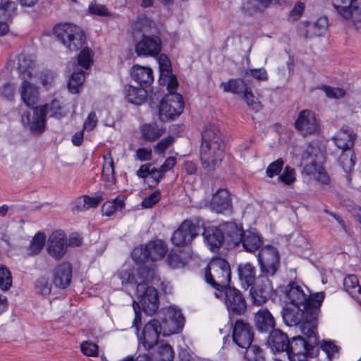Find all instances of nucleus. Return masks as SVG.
<instances>
[{"label":"nucleus","mask_w":361,"mask_h":361,"mask_svg":"<svg viewBox=\"0 0 361 361\" xmlns=\"http://www.w3.org/2000/svg\"><path fill=\"white\" fill-rule=\"evenodd\" d=\"M12 285V277L10 271L5 267H0V288L8 290Z\"/></svg>","instance_id":"51"},{"label":"nucleus","mask_w":361,"mask_h":361,"mask_svg":"<svg viewBox=\"0 0 361 361\" xmlns=\"http://www.w3.org/2000/svg\"><path fill=\"white\" fill-rule=\"evenodd\" d=\"M338 163L345 172L348 180H350V173L352 172L355 164V154L354 152L352 149L343 151L338 157Z\"/></svg>","instance_id":"39"},{"label":"nucleus","mask_w":361,"mask_h":361,"mask_svg":"<svg viewBox=\"0 0 361 361\" xmlns=\"http://www.w3.org/2000/svg\"><path fill=\"white\" fill-rule=\"evenodd\" d=\"M140 130L142 138L149 142L159 139L164 133V130L155 123L144 124Z\"/></svg>","instance_id":"36"},{"label":"nucleus","mask_w":361,"mask_h":361,"mask_svg":"<svg viewBox=\"0 0 361 361\" xmlns=\"http://www.w3.org/2000/svg\"><path fill=\"white\" fill-rule=\"evenodd\" d=\"M231 275L230 265L226 259L216 257L208 264L205 269L204 277L207 283L220 292L215 293L216 298H220L224 288L229 286Z\"/></svg>","instance_id":"6"},{"label":"nucleus","mask_w":361,"mask_h":361,"mask_svg":"<svg viewBox=\"0 0 361 361\" xmlns=\"http://www.w3.org/2000/svg\"><path fill=\"white\" fill-rule=\"evenodd\" d=\"M223 224L224 241L228 245L238 246L240 245L244 234L243 228L233 222H226Z\"/></svg>","instance_id":"24"},{"label":"nucleus","mask_w":361,"mask_h":361,"mask_svg":"<svg viewBox=\"0 0 361 361\" xmlns=\"http://www.w3.org/2000/svg\"><path fill=\"white\" fill-rule=\"evenodd\" d=\"M282 292L290 301V305L302 307L310 317V322H317L321 305L324 299V292H319L311 296L307 295L295 283H289L283 288Z\"/></svg>","instance_id":"5"},{"label":"nucleus","mask_w":361,"mask_h":361,"mask_svg":"<svg viewBox=\"0 0 361 361\" xmlns=\"http://www.w3.org/2000/svg\"><path fill=\"white\" fill-rule=\"evenodd\" d=\"M46 116L44 108L37 106L34 109L33 116L30 121V114H23L21 117L23 123L28 126L29 129L32 133H42L45 128Z\"/></svg>","instance_id":"18"},{"label":"nucleus","mask_w":361,"mask_h":361,"mask_svg":"<svg viewBox=\"0 0 361 361\" xmlns=\"http://www.w3.org/2000/svg\"><path fill=\"white\" fill-rule=\"evenodd\" d=\"M278 180L287 185H291L295 180V169L289 166H286L283 172L279 176Z\"/></svg>","instance_id":"52"},{"label":"nucleus","mask_w":361,"mask_h":361,"mask_svg":"<svg viewBox=\"0 0 361 361\" xmlns=\"http://www.w3.org/2000/svg\"><path fill=\"white\" fill-rule=\"evenodd\" d=\"M155 345H157V349L154 352V357L156 361L173 360L174 352L169 344L165 343L164 341H161Z\"/></svg>","instance_id":"40"},{"label":"nucleus","mask_w":361,"mask_h":361,"mask_svg":"<svg viewBox=\"0 0 361 361\" xmlns=\"http://www.w3.org/2000/svg\"><path fill=\"white\" fill-rule=\"evenodd\" d=\"M203 236L206 243L211 250L218 248L224 242L223 224L218 227L212 226L204 229Z\"/></svg>","instance_id":"28"},{"label":"nucleus","mask_w":361,"mask_h":361,"mask_svg":"<svg viewBox=\"0 0 361 361\" xmlns=\"http://www.w3.org/2000/svg\"><path fill=\"white\" fill-rule=\"evenodd\" d=\"M124 90L128 102L135 105L142 104L147 97V92L145 88H137L128 85L125 86Z\"/></svg>","instance_id":"32"},{"label":"nucleus","mask_w":361,"mask_h":361,"mask_svg":"<svg viewBox=\"0 0 361 361\" xmlns=\"http://www.w3.org/2000/svg\"><path fill=\"white\" fill-rule=\"evenodd\" d=\"M197 235V226L192 221L185 220L173 232L171 241L177 247H184L190 243Z\"/></svg>","instance_id":"16"},{"label":"nucleus","mask_w":361,"mask_h":361,"mask_svg":"<svg viewBox=\"0 0 361 361\" xmlns=\"http://www.w3.org/2000/svg\"><path fill=\"white\" fill-rule=\"evenodd\" d=\"M221 87H223L224 92L236 94H243L245 89L248 87L245 80L240 78H232L227 82H222Z\"/></svg>","instance_id":"41"},{"label":"nucleus","mask_w":361,"mask_h":361,"mask_svg":"<svg viewBox=\"0 0 361 361\" xmlns=\"http://www.w3.org/2000/svg\"><path fill=\"white\" fill-rule=\"evenodd\" d=\"M238 278L243 288L247 289L254 285L256 277V269L250 262L242 263L238 266Z\"/></svg>","instance_id":"25"},{"label":"nucleus","mask_w":361,"mask_h":361,"mask_svg":"<svg viewBox=\"0 0 361 361\" xmlns=\"http://www.w3.org/2000/svg\"><path fill=\"white\" fill-rule=\"evenodd\" d=\"M174 138L168 136L159 141L154 147V152L158 154H164L165 151L173 143Z\"/></svg>","instance_id":"57"},{"label":"nucleus","mask_w":361,"mask_h":361,"mask_svg":"<svg viewBox=\"0 0 361 361\" xmlns=\"http://www.w3.org/2000/svg\"><path fill=\"white\" fill-rule=\"evenodd\" d=\"M15 93L14 85L10 82L4 84L0 88V94L6 99L11 101L13 99Z\"/></svg>","instance_id":"61"},{"label":"nucleus","mask_w":361,"mask_h":361,"mask_svg":"<svg viewBox=\"0 0 361 361\" xmlns=\"http://www.w3.org/2000/svg\"><path fill=\"white\" fill-rule=\"evenodd\" d=\"M158 63L161 75H169L171 73V62L165 54L159 55Z\"/></svg>","instance_id":"59"},{"label":"nucleus","mask_w":361,"mask_h":361,"mask_svg":"<svg viewBox=\"0 0 361 361\" xmlns=\"http://www.w3.org/2000/svg\"><path fill=\"white\" fill-rule=\"evenodd\" d=\"M184 103L180 94H169L164 97L159 106V117L162 121L173 119L183 111Z\"/></svg>","instance_id":"8"},{"label":"nucleus","mask_w":361,"mask_h":361,"mask_svg":"<svg viewBox=\"0 0 361 361\" xmlns=\"http://www.w3.org/2000/svg\"><path fill=\"white\" fill-rule=\"evenodd\" d=\"M49 254L56 258H61L66 252V238L62 231H56L49 237Z\"/></svg>","instance_id":"20"},{"label":"nucleus","mask_w":361,"mask_h":361,"mask_svg":"<svg viewBox=\"0 0 361 361\" xmlns=\"http://www.w3.org/2000/svg\"><path fill=\"white\" fill-rule=\"evenodd\" d=\"M304 10L305 4L302 2H297L289 13V18L293 21L298 20L303 13Z\"/></svg>","instance_id":"63"},{"label":"nucleus","mask_w":361,"mask_h":361,"mask_svg":"<svg viewBox=\"0 0 361 361\" xmlns=\"http://www.w3.org/2000/svg\"><path fill=\"white\" fill-rule=\"evenodd\" d=\"M356 134L346 126H343L333 137L335 145L343 151L351 150L354 146Z\"/></svg>","instance_id":"23"},{"label":"nucleus","mask_w":361,"mask_h":361,"mask_svg":"<svg viewBox=\"0 0 361 361\" xmlns=\"http://www.w3.org/2000/svg\"><path fill=\"white\" fill-rule=\"evenodd\" d=\"M84 80V71L82 70L75 71L71 76L68 83V90L73 94L78 93L79 91L78 89L82 85Z\"/></svg>","instance_id":"45"},{"label":"nucleus","mask_w":361,"mask_h":361,"mask_svg":"<svg viewBox=\"0 0 361 361\" xmlns=\"http://www.w3.org/2000/svg\"><path fill=\"white\" fill-rule=\"evenodd\" d=\"M54 34L57 39L70 51H80L78 56V65L87 69L92 62L91 50L84 47L86 37L83 30L72 23H61L54 28Z\"/></svg>","instance_id":"3"},{"label":"nucleus","mask_w":361,"mask_h":361,"mask_svg":"<svg viewBox=\"0 0 361 361\" xmlns=\"http://www.w3.org/2000/svg\"><path fill=\"white\" fill-rule=\"evenodd\" d=\"M224 143L202 144L200 159L204 167L214 169L219 165L224 158Z\"/></svg>","instance_id":"9"},{"label":"nucleus","mask_w":361,"mask_h":361,"mask_svg":"<svg viewBox=\"0 0 361 361\" xmlns=\"http://www.w3.org/2000/svg\"><path fill=\"white\" fill-rule=\"evenodd\" d=\"M147 247L149 260L152 262L162 259L167 251L166 245L160 240L149 242L147 244Z\"/></svg>","instance_id":"38"},{"label":"nucleus","mask_w":361,"mask_h":361,"mask_svg":"<svg viewBox=\"0 0 361 361\" xmlns=\"http://www.w3.org/2000/svg\"><path fill=\"white\" fill-rule=\"evenodd\" d=\"M202 144L224 143L218 126L214 124H208L202 133Z\"/></svg>","instance_id":"37"},{"label":"nucleus","mask_w":361,"mask_h":361,"mask_svg":"<svg viewBox=\"0 0 361 361\" xmlns=\"http://www.w3.org/2000/svg\"><path fill=\"white\" fill-rule=\"evenodd\" d=\"M162 49V42L157 35H144L135 46L138 56L157 57Z\"/></svg>","instance_id":"14"},{"label":"nucleus","mask_w":361,"mask_h":361,"mask_svg":"<svg viewBox=\"0 0 361 361\" xmlns=\"http://www.w3.org/2000/svg\"><path fill=\"white\" fill-rule=\"evenodd\" d=\"M35 288L40 294L47 295L51 293V284L49 282L48 279L42 276L36 281Z\"/></svg>","instance_id":"54"},{"label":"nucleus","mask_w":361,"mask_h":361,"mask_svg":"<svg viewBox=\"0 0 361 361\" xmlns=\"http://www.w3.org/2000/svg\"><path fill=\"white\" fill-rule=\"evenodd\" d=\"M34 66L35 61L32 56L24 54L18 56V69L23 80L31 78Z\"/></svg>","instance_id":"34"},{"label":"nucleus","mask_w":361,"mask_h":361,"mask_svg":"<svg viewBox=\"0 0 361 361\" xmlns=\"http://www.w3.org/2000/svg\"><path fill=\"white\" fill-rule=\"evenodd\" d=\"M46 236L43 233H38L32 240L30 245V251L32 255L38 254L45 243Z\"/></svg>","instance_id":"50"},{"label":"nucleus","mask_w":361,"mask_h":361,"mask_svg":"<svg viewBox=\"0 0 361 361\" xmlns=\"http://www.w3.org/2000/svg\"><path fill=\"white\" fill-rule=\"evenodd\" d=\"M154 275L153 269L149 268L145 265L140 266L137 270L135 276L130 271L123 270L118 276L122 283L137 284V298L138 302L133 301V306L135 312V318L133 326L137 328L138 324H141V313L140 312V305H141L144 312L148 314L154 313L159 307V299L157 290L148 285Z\"/></svg>","instance_id":"1"},{"label":"nucleus","mask_w":361,"mask_h":361,"mask_svg":"<svg viewBox=\"0 0 361 361\" xmlns=\"http://www.w3.org/2000/svg\"><path fill=\"white\" fill-rule=\"evenodd\" d=\"M255 323L260 332H268L274 330L275 319L267 308L260 309L255 315Z\"/></svg>","instance_id":"26"},{"label":"nucleus","mask_w":361,"mask_h":361,"mask_svg":"<svg viewBox=\"0 0 361 361\" xmlns=\"http://www.w3.org/2000/svg\"><path fill=\"white\" fill-rule=\"evenodd\" d=\"M240 244L245 251L252 253L259 249L262 245V241L257 234L246 231L244 232Z\"/></svg>","instance_id":"33"},{"label":"nucleus","mask_w":361,"mask_h":361,"mask_svg":"<svg viewBox=\"0 0 361 361\" xmlns=\"http://www.w3.org/2000/svg\"><path fill=\"white\" fill-rule=\"evenodd\" d=\"M154 26V23L145 15L139 16L130 22L133 32L142 33V36L151 32Z\"/></svg>","instance_id":"31"},{"label":"nucleus","mask_w":361,"mask_h":361,"mask_svg":"<svg viewBox=\"0 0 361 361\" xmlns=\"http://www.w3.org/2000/svg\"><path fill=\"white\" fill-rule=\"evenodd\" d=\"M130 73L133 79L141 86L149 85L154 80L152 69L149 67L134 65Z\"/></svg>","instance_id":"29"},{"label":"nucleus","mask_w":361,"mask_h":361,"mask_svg":"<svg viewBox=\"0 0 361 361\" xmlns=\"http://www.w3.org/2000/svg\"><path fill=\"white\" fill-rule=\"evenodd\" d=\"M20 96L23 102L29 107L36 104L38 99V89L27 79L23 80L21 85Z\"/></svg>","instance_id":"30"},{"label":"nucleus","mask_w":361,"mask_h":361,"mask_svg":"<svg viewBox=\"0 0 361 361\" xmlns=\"http://www.w3.org/2000/svg\"><path fill=\"white\" fill-rule=\"evenodd\" d=\"M125 207L123 200L119 198H115L112 201H106L102 207L104 215L110 216L116 212L121 210Z\"/></svg>","instance_id":"46"},{"label":"nucleus","mask_w":361,"mask_h":361,"mask_svg":"<svg viewBox=\"0 0 361 361\" xmlns=\"http://www.w3.org/2000/svg\"><path fill=\"white\" fill-rule=\"evenodd\" d=\"M343 286L345 290L354 298L361 292V286L355 275H349L344 279Z\"/></svg>","instance_id":"44"},{"label":"nucleus","mask_w":361,"mask_h":361,"mask_svg":"<svg viewBox=\"0 0 361 361\" xmlns=\"http://www.w3.org/2000/svg\"><path fill=\"white\" fill-rule=\"evenodd\" d=\"M261 272L255 283L250 288V295L254 303L262 305L273 295L274 288L269 277Z\"/></svg>","instance_id":"11"},{"label":"nucleus","mask_w":361,"mask_h":361,"mask_svg":"<svg viewBox=\"0 0 361 361\" xmlns=\"http://www.w3.org/2000/svg\"><path fill=\"white\" fill-rule=\"evenodd\" d=\"M326 95L329 98L339 99L345 95V90L341 88L332 87L330 86H323L322 87Z\"/></svg>","instance_id":"60"},{"label":"nucleus","mask_w":361,"mask_h":361,"mask_svg":"<svg viewBox=\"0 0 361 361\" xmlns=\"http://www.w3.org/2000/svg\"><path fill=\"white\" fill-rule=\"evenodd\" d=\"M72 279V267L70 263L63 262L59 264L53 272V283L61 288L68 287Z\"/></svg>","instance_id":"22"},{"label":"nucleus","mask_w":361,"mask_h":361,"mask_svg":"<svg viewBox=\"0 0 361 361\" xmlns=\"http://www.w3.org/2000/svg\"><path fill=\"white\" fill-rule=\"evenodd\" d=\"M317 329V322H305L300 326L305 338L298 336L290 340L286 350L290 361H306L308 355H313V350L319 344Z\"/></svg>","instance_id":"4"},{"label":"nucleus","mask_w":361,"mask_h":361,"mask_svg":"<svg viewBox=\"0 0 361 361\" xmlns=\"http://www.w3.org/2000/svg\"><path fill=\"white\" fill-rule=\"evenodd\" d=\"M104 160L102 176L104 180L109 183L115 181L114 160L111 152L103 156Z\"/></svg>","instance_id":"42"},{"label":"nucleus","mask_w":361,"mask_h":361,"mask_svg":"<svg viewBox=\"0 0 361 361\" xmlns=\"http://www.w3.org/2000/svg\"><path fill=\"white\" fill-rule=\"evenodd\" d=\"M260 271L264 274L274 276L280 266L278 251L271 246L263 247L257 255Z\"/></svg>","instance_id":"10"},{"label":"nucleus","mask_w":361,"mask_h":361,"mask_svg":"<svg viewBox=\"0 0 361 361\" xmlns=\"http://www.w3.org/2000/svg\"><path fill=\"white\" fill-rule=\"evenodd\" d=\"M131 256L137 264H143L148 262L149 258L147 245L135 247L131 252Z\"/></svg>","instance_id":"47"},{"label":"nucleus","mask_w":361,"mask_h":361,"mask_svg":"<svg viewBox=\"0 0 361 361\" xmlns=\"http://www.w3.org/2000/svg\"><path fill=\"white\" fill-rule=\"evenodd\" d=\"M184 317L180 310L171 306L164 310L157 318L149 320L144 326L139 343L145 350H149L159 343V336L161 334L166 336L178 333L183 327Z\"/></svg>","instance_id":"2"},{"label":"nucleus","mask_w":361,"mask_h":361,"mask_svg":"<svg viewBox=\"0 0 361 361\" xmlns=\"http://www.w3.org/2000/svg\"><path fill=\"white\" fill-rule=\"evenodd\" d=\"M329 27V20L325 16L319 17L314 22H304L300 27L306 38L324 35Z\"/></svg>","instance_id":"19"},{"label":"nucleus","mask_w":361,"mask_h":361,"mask_svg":"<svg viewBox=\"0 0 361 361\" xmlns=\"http://www.w3.org/2000/svg\"><path fill=\"white\" fill-rule=\"evenodd\" d=\"M290 339L280 329H274L269 336L267 344L273 351L283 352L288 347Z\"/></svg>","instance_id":"27"},{"label":"nucleus","mask_w":361,"mask_h":361,"mask_svg":"<svg viewBox=\"0 0 361 361\" xmlns=\"http://www.w3.org/2000/svg\"><path fill=\"white\" fill-rule=\"evenodd\" d=\"M44 108V114H49L50 117L61 118L65 114L63 111V106L59 100L54 99L50 103L39 106Z\"/></svg>","instance_id":"43"},{"label":"nucleus","mask_w":361,"mask_h":361,"mask_svg":"<svg viewBox=\"0 0 361 361\" xmlns=\"http://www.w3.org/2000/svg\"><path fill=\"white\" fill-rule=\"evenodd\" d=\"M245 73L252 76L257 80L267 81L268 80L267 73L264 68L249 69Z\"/></svg>","instance_id":"64"},{"label":"nucleus","mask_w":361,"mask_h":361,"mask_svg":"<svg viewBox=\"0 0 361 361\" xmlns=\"http://www.w3.org/2000/svg\"><path fill=\"white\" fill-rule=\"evenodd\" d=\"M88 10L92 15L104 17L111 16V13L109 9L105 6L102 4H91L89 6Z\"/></svg>","instance_id":"56"},{"label":"nucleus","mask_w":361,"mask_h":361,"mask_svg":"<svg viewBox=\"0 0 361 361\" xmlns=\"http://www.w3.org/2000/svg\"><path fill=\"white\" fill-rule=\"evenodd\" d=\"M160 197V192L156 190L142 200V205L145 208H151L159 202Z\"/></svg>","instance_id":"62"},{"label":"nucleus","mask_w":361,"mask_h":361,"mask_svg":"<svg viewBox=\"0 0 361 361\" xmlns=\"http://www.w3.org/2000/svg\"><path fill=\"white\" fill-rule=\"evenodd\" d=\"M210 207L216 213H224L232 208L230 194L226 189H219L212 196Z\"/></svg>","instance_id":"21"},{"label":"nucleus","mask_w":361,"mask_h":361,"mask_svg":"<svg viewBox=\"0 0 361 361\" xmlns=\"http://www.w3.org/2000/svg\"><path fill=\"white\" fill-rule=\"evenodd\" d=\"M294 126L298 133L303 137L317 134L319 132V123L314 113L309 109H305L298 115Z\"/></svg>","instance_id":"12"},{"label":"nucleus","mask_w":361,"mask_h":361,"mask_svg":"<svg viewBox=\"0 0 361 361\" xmlns=\"http://www.w3.org/2000/svg\"><path fill=\"white\" fill-rule=\"evenodd\" d=\"M82 353L87 356H96L98 353V346L90 341H84L80 345Z\"/></svg>","instance_id":"58"},{"label":"nucleus","mask_w":361,"mask_h":361,"mask_svg":"<svg viewBox=\"0 0 361 361\" xmlns=\"http://www.w3.org/2000/svg\"><path fill=\"white\" fill-rule=\"evenodd\" d=\"M321 349L326 354L328 359L331 361L332 358L338 355L340 348L336 345L334 341L323 340L321 343Z\"/></svg>","instance_id":"49"},{"label":"nucleus","mask_w":361,"mask_h":361,"mask_svg":"<svg viewBox=\"0 0 361 361\" xmlns=\"http://www.w3.org/2000/svg\"><path fill=\"white\" fill-rule=\"evenodd\" d=\"M336 13L361 31V0H331Z\"/></svg>","instance_id":"7"},{"label":"nucleus","mask_w":361,"mask_h":361,"mask_svg":"<svg viewBox=\"0 0 361 361\" xmlns=\"http://www.w3.org/2000/svg\"><path fill=\"white\" fill-rule=\"evenodd\" d=\"M102 200L103 197L102 195H97L95 197L83 195L77 200V204L73 208V212H78L90 208H95Z\"/></svg>","instance_id":"35"},{"label":"nucleus","mask_w":361,"mask_h":361,"mask_svg":"<svg viewBox=\"0 0 361 361\" xmlns=\"http://www.w3.org/2000/svg\"><path fill=\"white\" fill-rule=\"evenodd\" d=\"M232 338L233 342L240 348H248L254 338L252 327L248 322L237 319L233 326Z\"/></svg>","instance_id":"15"},{"label":"nucleus","mask_w":361,"mask_h":361,"mask_svg":"<svg viewBox=\"0 0 361 361\" xmlns=\"http://www.w3.org/2000/svg\"><path fill=\"white\" fill-rule=\"evenodd\" d=\"M286 3V0H252L249 4L252 6L254 11L261 12L271 4L283 5Z\"/></svg>","instance_id":"48"},{"label":"nucleus","mask_w":361,"mask_h":361,"mask_svg":"<svg viewBox=\"0 0 361 361\" xmlns=\"http://www.w3.org/2000/svg\"><path fill=\"white\" fill-rule=\"evenodd\" d=\"M224 302L231 316L243 314L247 305L243 293L234 287L227 286L223 290Z\"/></svg>","instance_id":"13"},{"label":"nucleus","mask_w":361,"mask_h":361,"mask_svg":"<svg viewBox=\"0 0 361 361\" xmlns=\"http://www.w3.org/2000/svg\"><path fill=\"white\" fill-rule=\"evenodd\" d=\"M281 315L284 323L289 326H300L305 322L310 321V317L307 314V310L302 307L290 305L285 307L281 311Z\"/></svg>","instance_id":"17"},{"label":"nucleus","mask_w":361,"mask_h":361,"mask_svg":"<svg viewBox=\"0 0 361 361\" xmlns=\"http://www.w3.org/2000/svg\"><path fill=\"white\" fill-rule=\"evenodd\" d=\"M284 164L283 159L279 158L276 161L269 164L266 170V174L269 178H273L277 175H279L283 169Z\"/></svg>","instance_id":"53"},{"label":"nucleus","mask_w":361,"mask_h":361,"mask_svg":"<svg viewBox=\"0 0 361 361\" xmlns=\"http://www.w3.org/2000/svg\"><path fill=\"white\" fill-rule=\"evenodd\" d=\"M247 356L251 361H265L263 350L257 345H250Z\"/></svg>","instance_id":"55"}]
</instances>
